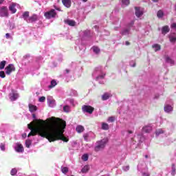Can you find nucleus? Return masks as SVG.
<instances>
[{
	"instance_id": "obj_1",
	"label": "nucleus",
	"mask_w": 176,
	"mask_h": 176,
	"mask_svg": "<svg viewBox=\"0 0 176 176\" xmlns=\"http://www.w3.org/2000/svg\"><path fill=\"white\" fill-rule=\"evenodd\" d=\"M32 118L36 121L32 122L28 124V129L30 130V133L28 134V137L38 135V137L47 138L50 142L57 141V140H61L64 141V142H68V141H69L68 136L64 135V130H65V127L67 126L65 121L62 120L58 122L60 119L52 117L48 119L50 122H52L50 127L46 126L45 123L41 124L40 126H38L36 115L33 113Z\"/></svg>"
},
{
	"instance_id": "obj_2",
	"label": "nucleus",
	"mask_w": 176,
	"mask_h": 176,
	"mask_svg": "<svg viewBox=\"0 0 176 176\" xmlns=\"http://www.w3.org/2000/svg\"><path fill=\"white\" fill-rule=\"evenodd\" d=\"M93 36V33L90 32L89 30H86L84 31H80L79 32V39L76 41V50H79L82 53H85V50H86V40L89 39Z\"/></svg>"
},
{
	"instance_id": "obj_3",
	"label": "nucleus",
	"mask_w": 176,
	"mask_h": 176,
	"mask_svg": "<svg viewBox=\"0 0 176 176\" xmlns=\"http://www.w3.org/2000/svg\"><path fill=\"white\" fill-rule=\"evenodd\" d=\"M92 77L95 80L99 82L100 85H104V79L105 78V74L102 71V67L99 66L95 68Z\"/></svg>"
},
{
	"instance_id": "obj_4",
	"label": "nucleus",
	"mask_w": 176,
	"mask_h": 176,
	"mask_svg": "<svg viewBox=\"0 0 176 176\" xmlns=\"http://www.w3.org/2000/svg\"><path fill=\"white\" fill-rule=\"evenodd\" d=\"M145 141V137L142 135V134H138L137 136L132 138L131 139V145H135V148L140 146L141 142H144Z\"/></svg>"
},
{
	"instance_id": "obj_5",
	"label": "nucleus",
	"mask_w": 176,
	"mask_h": 176,
	"mask_svg": "<svg viewBox=\"0 0 176 176\" xmlns=\"http://www.w3.org/2000/svg\"><path fill=\"white\" fill-rule=\"evenodd\" d=\"M131 30H135L134 27V20L131 21L130 23H128L127 27L120 32V34L121 35L125 36L131 35Z\"/></svg>"
},
{
	"instance_id": "obj_6",
	"label": "nucleus",
	"mask_w": 176,
	"mask_h": 176,
	"mask_svg": "<svg viewBox=\"0 0 176 176\" xmlns=\"http://www.w3.org/2000/svg\"><path fill=\"white\" fill-rule=\"evenodd\" d=\"M107 142H108V139H102L96 142V146H95V151L100 152V151H102L104 148H105V145H107Z\"/></svg>"
},
{
	"instance_id": "obj_7",
	"label": "nucleus",
	"mask_w": 176,
	"mask_h": 176,
	"mask_svg": "<svg viewBox=\"0 0 176 176\" xmlns=\"http://www.w3.org/2000/svg\"><path fill=\"white\" fill-rule=\"evenodd\" d=\"M56 15L57 12L54 9H52L50 11L45 12L44 14L45 17H46L48 19H54V17H56Z\"/></svg>"
},
{
	"instance_id": "obj_8",
	"label": "nucleus",
	"mask_w": 176,
	"mask_h": 176,
	"mask_svg": "<svg viewBox=\"0 0 176 176\" xmlns=\"http://www.w3.org/2000/svg\"><path fill=\"white\" fill-rule=\"evenodd\" d=\"M83 138L85 141L89 142V141H91V140H94V138H96V134L93 132H88L83 134Z\"/></svg>"
},
{
	"instance_id": "obj_9",
	"label": "nucleus",
	"mask_w": 176,
	"mask_h": 176,
	"mask_svg": "<svg viewBox=\"0 0 176 176\" xmlns=\"http://www.w3.org/2000/svg\"><path fill=\"white\" fill-rule=\"evenodd\" d=\"M82 110L84 113H89V115H91V113L94 112V107L90 105H83L82 107Z\"/></svg>"
},
{
	"instance_id": "obj_10",
	"label": "nucleus",
	"mask_w": 176,
	"mask_h": 176,
	"mask_svg": "<svg viewBox=\"0 0 176 176\" xmlns=\"http://www.w3.org/2000/svg\"><path fill=\"white\" fill-rule=\"evenodd\" d=\"M0 17H9L8 7L3 6L0 8Z\"/></svg>"
},
{
	"instance_id": "obj_11",
	"label": "nucleus",
	"mask_w": 176,
	"mask_h": 176,
	"mask_svg": "<svg viewBox=\"0 0 176 176\" xmlns=\"http://www.w3.org/2000/svg\"><path fill=\"white\" fill-rule=\"evenodd\" d=\"M10 100L11 101H16L19 98V93L17 91L12 90L11 93L9 94Z\"/></svg>"
},
{
	"instance_id": "obj_12",
	"label": "nucleus",
	"mask_w": 176,
	"mask_h": 176,
	"mask_svg": "<svg viewBox=\"0 0 176 176\" xmlns=\"http://www.w3.org/2000/svg\"><path fill=\"white\" fill-rule=\"evenodd\" d=\"M135 14L136 17H141L144 14V8L141 7H135Z\"/></svg>"
},
{
	"instance_id": "obj_13",
	"label": "nucleus",
	"mask_w": 176,
	"mask_h": 176,
	"mask_svg": "<svg viewBox=\"0 0 176 176\" xmlns=\"http://www.w3.org/2000/svg\"><path fill=\"white\" fill-rule=\"evenodd\" d=\"M14 148L18 153H23V152H24V147H23V145L20 143L15 144Z\"/></svg>"
},
{
	"instance_id": "obj_14",
	"label": "nucleus",
	"mask_w": 176,
	"mask_h": 176,
	"mask_svg": "<svg viewBox=\"0 0 176 176\" xmlns=\"http://www.w3.org/2000/svg\"><path fill=\"white\" fill-rule=\"evenodd\" d=\"M16 8H20V6L16 3H12L9 6V10L11 12V13L14 14L16 12H17Z\"/></svg>"
},
{
	"instance_id": "obj_15",
	"label": "nucleus",
	"mask_w": 176,
	"mask_h": 176,
	"mask_svg": "<svg viewBox=\"0 0 176 176\" xmlns=\"http://www.w3.org/2000/svg\"><path fill=\"white\" fill-rule=\"evenodd\" d=\"M14 65L10 64L6 67V75H10L13 71H15Z\"/></svg>"
},
{
	"instance_id": "obj_16",
	"label": "nucleus",
	"mask_w": 176,
	"mask_h": 176,
	"mask_svg": "<svg viewBox=\"0 0 176 176\" xmlns=\"http://www.w3.org/2000/svg\"><path fill=\"white\" fill-rule=\"evenodd\" d=\"M47 101L49 107H50L51 108L56 107V100H54L52 96H48L47 98Z\"/></svg>"
},
{
	"instance_id": "obj_17",
	"label": "nucleus",
	"mask_w": 176,
	"mask_h": 176,
	"mask_svg": "<svg viewBox=\"0 0 176 176\" xmlns=\"http://www.w3.org/2000/svg\"><path fill=\"white\" fill-rule=\"evenodd\" d=\"M127 131H126V133L127 135H130V134H133V133H134V124L130 123L127 125Z\"/></svg>"
},
{
	"instance_id": "obj_18",
	"label": "nucleus",
	"mask_w": 176,
	"mask_h": 176,
	"mask_svg": "<svg viewBox=\"0 0 176 176\" xmlns=\"http://www.w3.org/2000/svg\"><path fill=\"white\" fill-rule=\"evenodd\" d=\"M112 97V94L111 92H106L102 95V101H107V100H109Z\"/></svg>"
},
{
	"instance_id": "obj_19",
	"label": "nucleus",
	"mask_w": 176,
	"mask_h": 176,
	"mask_svg": "<svg viewBox=\"0 0 176 176\" xmlns=\"http://www.w3.org/2000/svg\"><path fill=\"white\" fill-rule=\"evenodd\" d=\"M170 42H171L172 43H175L176 42V33H170V34H168V36Z\"/></svg>"
},
{
	"instance_id": "obj_20",
	"label": "nucleus",
	"mask_w": 176,
	"mask_h": 176,
	"mask_svg": "<svg viewBox=\"0 0 176 176\" xmlns=\"http://www.w3.org/2000/svg\"><path fill=\"white\" fill-rule=\"evenodd\" d=\"M38 20V16L36 14H33L31 16H29L27 23H35Z\"/></svg>"
},
{
	"instance_id": "obj_21",
	"label": "nucleus",
	"mask_w": 176,
	"mask_h": 176,
	"mask_svg": "<svg viewBox=\"0 0 176 176\" xmlns=\"http://www.w3.org/2000/svg\"><path fill=\"white\" fill-rule=\"evenodd\" d=\"M114 25H118L114 28L115 31H118L120 28V23H119V18H116L113 22Z\"/></svg>"
},
{
	"instance_id": "obj_22",
	"label": "nucleus",
	"mask_w": 176,
	"mask_h": 176,
	"mask_svg": "<svg viewBox=\"0 0 176 176\" xmlns=\"http://www.w3.org/2000/svg\"><path fill=\"white\" fill-rule=\"evenodd\" d=\"M29 111L31 113H34V112H36L38 110V107L32 104H29Z\"/></svg>"
},
{
	"instance_id": "obj_23",
	"label": "nucleus",
	"mask_w": 176,
	"mask_h": 176,
	"mask_svg": "<svg viewBox=\"0 0 176 176\" xmlns=\"http://www.w3.org/2000/svg\"><path fill=\"white\" fill-rule=\"evenodd\" d=\"M164 111L166 113H170V112H173V107L170 104H166L164 106Z\"/></svg>"
},
{
	"instance_id": "obj_24",
	"label": "nucleus",
	"mask_w": 176,
	"mask_h": 176,
	"mask_svg": "<svg viewBox=\"0 0 176 176\" xmlns=\"http://www.w3.org/2000/svg\"><path fill=\"white\" fill-rule=\"evenodd\" d=\"M142 166V165H141V164H139L138 165V171H141L142 176H150L151 174H149V173H148V172H146V173L142 172V168H141Z\"/></svg>"
},
{
	"instance_id": "obj_25",
	"label": "nucleus",
	"mask_w": 176,
	"mask_h": 176,
	"mask_svg": "<svg viewBox=\"0 0 176 176\" xmlns=\"http://www.w3.org/2000/svg\"><path fill=\"white\" fill-rule=\"evenodd\" d=\"M170 32V28L167 25L162 27V34L163 35H166V34Z\"/></svg>"
},
{
	"instance_id": "obj_26",
	"label": "nucleus",
	"mask_w": 176,
	"mask_h": 176,
	"mask_svg": "<svg viewBox=\"0 0 176 176\" xmlns=\"http://www.w3.org/2000/svg\"><path fill=\"white\" fill-rule=\"evenodd\" d=\"M142 131L144 133H149V132L152 131V126L147 125V126H144L142 129Z\"/></svg>"
},
{
	"instance_id": "obj_27",
	"label": "nucleus",
	"mask_w": 176,
	"mask_h": 176,
	"mask_svg": "<svg viewBox=\"0 0 176 176\" xmlns=\"http://www.w3.org/2000/svg\"><path fill=\"white\" fill-rule=\"evenodd\" d=\"M66 104H70V105H72V107H75L77 104L76 101L72 98H69L66 100Z\"/></svg>"
},
{
	"instance_id": "obj_28",
	"label": "nucleus",
	"mask_w": 176,
	"mask_h": 176,
	"mask_svg": "<svg viewBox=\"0 0 176 176\" xmlns=\"http://www.w3.org/2000/svg\"><path fill=\"white\" fill-rule=\"evenodd\" d=\"M130 5V0H121L122 8H126Z\"/></svg>"
},
{
	"instance_id": "obj_29",
	"label": "nucleus",
	"mask_w": 176,
	"mask_h": 176,
	"mask_svg": "<svg viewBox=\"0 0 176 176\" xmlns=\"http://www.w3.org/2000/svg\"><path fill=\"white\" fill-rule=\"evenodd\" d=\"M76 131L80 134V133H83V131H85V127L82 125H78L76 128Z\"/></svg>"
},
{
	"instance_id": "obj_30",
	"label": "nucleus",
	"mask_w": 176,
	"mask_h": 176,
	"mask_svg": "<svg viewBox=\"0 0 176 176\" xmlns=\"http://www.w3.org/2000/svg\"><path fill=\"white\" fill-rule=\"evenodd\" d=\"M62 3L65 8H71V0H62Z\"/></svg>"
},
{
	"instance_id": "obj_31",
	"label": "nucleus",
	"mask_w": 176,
	"mask_h": 176,
	"mask_svg": "<svg viewBox=\"0 0 176 176\" xmlns=\"http://www.w3.org/2000/svg\"><path fill=\"white\" fill-rule=\"evenodd\" d=\"M72 74V72H71V70L66 69L64 72V76H65V78H71V76H72L71 74Z\"/></svg>"
},
{
	"instance_id": "obj_32",
	"label": "nucleus",
	"mask_w": 176,
	"mask_h": 176,
	"mask_svg": "<svg viewBox=\"0 0 176 176\" xmlns=\"http://www.w3.org/2000/svg\"><path fill=\"white\" fill-rule=\"evenodd\" d=\"M66 24H68V25H70V27H75V25L76 24V22L74 20H67L65 21Z\"/></svg>"
},
{
	"instance_id": "obj_33",
	"label": "nucleus",
	"mask_w": 176,
	"mask_h": 176,
	"mask_svg": "<svg viewBox=\"0 0 176 176\" xmlns=\"http://www.w3.org/2000/svg\"><path fill=\"white\" fill-rule=\"evenodd\" d=\"M57 86V81L56 80H51L50 85L48 86L50 89H53V87H56Z\"/></svg>"
},
{
	"instance_id": "obj_34",
	"label": "nucleus",
	"mask_w": 176,
	"mask_h": 176,
	"mask_svg": "<svg viewBox=\"0 0 176 176\" xmlns=\"http://www.w3.org/2000/svg\"><path fill=\"white\" fill-rule=\"evenodd\" d=\"M170 175H171L172 176H175V175H176L175 164H172Z\"/></svg>"
},
{
	"instance_id": "obj_35",
	"label": "nucleus",
	"mask_w": 176,
	"mask_h": 176,
	"mask_svg": "<svg viewBox=\"0 0 176 176\" xmlns=\"http://www.w3.org/2000/svg\"><path fill=\"white\" fill-rule=\"evenodd\" d=\"M161 134H164V130H163L162 129H157L155 131L156 137H159V135H160Z\"/></svg>"
},
{
	"instance_id": "obj_36",
	"label": "nucleus",
	"mask_w": 176,
	"mask_h": 176,
	"mask_svg": "<svg viewBox=\"0 0 176 176\" xmlns=\"http://www.w3.org/2000/svg\"><path fill=\"white\" fill-rule=\"evenodd\" d=\"M23 19L25 21H28V19H30V12H25L23 14Z\"/></svg>"
},
{
	"instance_id": "obj_37",
	"label": "nucleus",
	"mask_w": 176,
	"mask_h": 176,
	"mask_svg": "<svg viewBox=\"0 0 176 176\" xmlns=\"http://www.w3.org/2000/svg\"><path fill=\"white\" fill-rule=\"evenodd\" d=\"M165 61L166 63H168V64H170V65H174V60H172L171 58L168 56L165 57Z\"/></svg>"
},
{
	"instance_id": "obj_38",
	"label": "nucleus",
	"mask_w": 176,
	"mask_h": 176,
	"mask_svg": "<svg viewBox=\"0 0 176 176\" xmlns=\"http://www.w3.org/2000/svg\"><path fill=\"white\" fill-rule=\"evenodd\" d=\"M102 130H109V125L107 123L102 122Z\"/></svg>"
},
{
	"instance_id": "obj_39",
	"label": "nucleus",
	"mask_w": 176,
	"mask_h": 176,
	"mask_svg": "<svg viewBox=\"0 0 176 176\" xmlns=\"http://www.w3.org/2000/svg\"><path fill=\"white\" fill-rule=\"evenodd\" d=\"M69 95L72 96H78V92L75 89H71L69 91Z\"/></svg>"
},
{
	"instance_id": "obj_40",
	"label": "nucleus",
	"mask_w": 176,
	"mask_h": 176,
	"mask_svg": "<svg viewBox=\"0 0 176 176\" xmlns=\"http://www.w3.org/2000/svg\"><path fill=\"white\" fill-rule=\"evenodd\" d=\"M153 48L154 49L155 52H159V50L161 49V47L159 44H154L153 45Z\"/></svg>"
},
{
	"instance_id": "obj_41",
	"label": "nucleus",
	"mask_w": 176,
	"mask_h": 176,
	"mask_svg": "<svg viewBox=\"0 0 176 176\" xmlns=\"http://www.w3.org/2000/svg\"><path fill=\"white\" fill-rule=\"evenodd\" d=\"M91 50H93L94 53H96V54H98V53H100V48H98V47L94 46L91 48Z\"/></svg>"
},
{
	"instance_id": "obj_42",
	"label": "nucleus",
	"mask_w": 176,
	"mask_h": 176,
	"mask_svg": "<svg viewBox=\"0 0 176 176\" xmlns=\"http://www.w3.org/2000/svg\"><path fill=\"white\" fill-rule=\"evenodd\" d=\"M89 169H90V167L86 165L82 168L81 171L82 173H87V171H89Z\"/></svg>"
},
{
	"instance_id": "obj_43",
	"label": "nucleus",
	"mask_w": 176,
	"mask_h": 176,
	"mask_svg": "<svg viewBox=\"0 0 176 176\" xmlns=\"http://www.w3.org/2000/svg\"><path fill=\"white\" fill-rule=\"evenodd\" d=\"M158 19H162L164 16V13L162 10H159L157 13Z\"/></svg>"
},
{
	"instance_id": "obj_44",
	"label": "nucleus",
	"mask_w": 176,
	"mask_h": 176,
	"mask_svg": "<svg viewBox=\"0 0 176 176\" xmlns=\"http://www.w3.org/2000/svg\"><path fill=\"white\" fill-rule=\"evenodd\" d=\"M6 65V60H2L0 63V69H3Z\"/></svg>"
},
{
	"instance_id": "obj_45",
	"label": "nucleus",
	"mask_w": 176,
	"mask_h": 176,
	"mask_svg": "<svg viewBox=\"0 0 176 176\" xmlns=\"http://www.w3.org/2000/svg\"><path fill=\"white\" fill-rule=\"evenodd\" d=\"M110 34H111V33H109V32H108L107 30H104L102 32V34H100V37H102V36H104V35H105L106 36H109Z\"/></svg>"
},
{
	"instance_id": "obj_46",
	"label": "nucleus",
	"mask_w": 176,
	"mask_h": 176,
	"mask_svg": "<svg viewBox=\"0 0 176 176\" xmlns=\"http://www.w3.org/2000/svg\"><path fill=\"white\" fill-rule=\"evenodd\" d=\"M31 144H32V142L30 140H27L25 141V146L26 148H30V146H31Z\"/></svg>"
},
{
	"instance_id": "obj_47",
	"label": "nucleus",
	"mask_w": 176,
	"mask_h": 176,
	"mask_svg": "<svg viewBox=\"0 0 176 176\" xmlns=\"http://www.w3.org/2000/svg\"><path fill=\"white\" fill-rule=\"evenodd\" d=\"M107 122L109 123H113V122H115V117L114 116L109 117V118L107 119Z\"/></svg>"
},
{
	"instance_id": "obj_48",
	"label": "nucleus",
	"mask_w": 176,
	"mask_h": 176,
	"mask_svg": "<svg viewBox=\"0 0 176 176\" xmlns=\"http://www.w3.org/2000/svg\"><path fill=\"white\" fill-rule=\"evenodd\" d=\"M63 111L64 112H69V111H71V107H69L68 105L64 106Z\"/></svg>"
},
{
	"instance_id": "obj_49",
	"label": "nucleus",
	"mask_w": 176,
	"mask_h": 176,
	"mask_svg": "<svg viewBox=\"0 0 176 176\" xmlns=\"http://www.w3.org/2000/svg\"><path fill=\"white\" fill-rule=\"evenodd\" d=\"M82 160L84 161V162H87V160H89V155L87 154H84L82 156Z\"/></svg>"
},
{
	"instance_id": "obj_50",
	"label": "nucleus",
	"mask_w": 176,
	"mask_h": 176,
	"mask_svg": "<svg viewBox=\"0 0 176 176\" xmlns=\"http://www.w3.org/2000/svg\"><path fill=\"white\" fill-rule=\"evenodd\" d=\"M11 175H16L17 174V169L16 168H12L10 171Z\"/></svg>"
},
{
	"instance_id": "obj_51",
	"label": "nucleus",
	"mask_w": 176,
	"mask_h": 176,
	"mask_svg": "<svg viewBox=\"0 0 176 176\" xmlns=\"http://www.w3.org/2000/svg\"><path fill=\"white\" fill-rule=\"evenodd\" d=\"M61 171L63 174H67V173H68V168L67 167H62Z\"/></svg>"
},
{
	"instance_id": "obj_52",
	"label": "nucleus",
	"mask_w": 176,
	"mask_h": 176,
	"mask_svg": "<svg viewBox=\"0 0 176 176\" xmlns=\"http://www.w3.org/2000/svg\"><path fill=\"white\" fill-rule=\"evenodd\" d=\"M129 65H130V67H132L133 68H134V67H135V65H136L135 60H131L129 63Z\"/></svg>"
},
{
	"instance_id": "obj_53",
	"label": "nucleus",
	"mask_w": 176,
	"mask_h": 176,
	"mask_svg": "<svg viewBox=\"0 0 176 176\" xmlns=\"http://www.w3.org/2000/svg\"><path fill=\"white\" fill-rule=\"evenodd\" d=\"M0 149L1 151H4L6 149L5 143H1L0 144Z\"/></svg>"
},
{
	"instance_id": "obj_54",
	"label": "nucleus",
	"mask_w": 176,
	"mask_h": 176,
	"mask_svg": "<svg viewBox=\"0 0 176 176\" xmlns=\"http://www.w3.org/2000/svg\"><path fill=\"white\" fill-rule=\"evenodd\" d=\"M41 60H43V58H42V56H38L36 58V63H38V64H39V63H41Z\"/></svg>"
},
{
	"instance_id": "obj_55",
	"label": "nucleus",
	"mask_w": 176,
	"mask_h": 176,
	"mask_svg": "<svg viewBox=\"0 0 176 176\" xmlns=\"http://www.w3.org/2000/svg\"><path fill=\"white\" fill-rule=\"evenodd\" d=\"M45 100H46V98H45V96H42L39 98L38 101L40 102H45Z\"/></svg>"
},
{
	"instance_id": "obj_56",
	"label": "nucleus",
	"mask_w": 176,
	"mask_h": 176,
	"mask_svg": "<svg viewBox=\"0 0 176 176\" xmlns=\"http://www.w3.org/2000/svg\"><path fill=\"white\" fill-rule=\"evenodd\" d=\"M5 76H6V74H5V72L1 71L0 72V78H5Z\"/></svg>"
},
{
	"instance_id": "obj_57",
	"label": "nucleus",
	"mask_w": 176,
	"mask_h": 176,
	"mask_svg": "<svg viewBox=\"0 0 176 176\" xmlns=\"http://www.w3.org/2000/svg\"><path fill=\"white\" fill-rule=\"evenodd\" d=\"M170 28H172V30H175L176 31V23H173L170 25Z\"/></svg>"
},
{
	"instance_id": "obj_58",
	"label": "nucleus",
	"mask_w": 176,
	"mask_h": 176,
	"mask_svg": "<svg viewBox=\"0 0 176 176\" xmlns=\"http://www.w3.org/2000/svg\"><path fill=\"white\" fill-rule=\"evenodd\" d=\"M122 169L124 170V171H129V170H130V166H123Z\"/></svg>"
},
{
	"instance_id": "obj_59",
	"label": "nucleus",
	"mask_w": 176,
	"mask_h": 176,
	"mask_svg": "<svg viewBox=\"0 0 176 176\" xmlns=\"http://www.w3.org/2000/svg\"><path fill=\"white\" fill-rule=\"evenodd\" d=\"M6 39H12V36H10V34L7 33L6 34Z\"/></svg>"
},
{
	"instance_id": "obj_60",
	"label": "nucleus",
	"mask_w": 176,
	"mask_h": 176,
	"mask_svg": "<svg viewBox=\"0 0 176 176\" xmlns=\"http://www.w3.org/2000/svg\"><path fill=\"white\" fill-rule=\"evenodd\" d=\"M58 60L60 63H61V61H63V55H60L59 58Z\"/></svg>"
},
{
	"instance_id": "obj_61",
	"label": "nucleus",
	"mask_w": 176,
	"mask_h": 176,
	"mask_svg": "<svg viewBox=\"0 0 176 176\" xmlns=\"http://www.w3.org/2000/svg\"><path fill=\"white\" fill-rule=\"evenodd\" d=\"M10 30H13L14 28V24H11L10 26Z\"/></svg>"
},
{
	"instance_id": "obj_62",
	"label": "nucleus",
	"mask_w": 176,
	"mask_h": 176,
	"mask_svg": "<svg viewBox=\"0 0 176 176\" xmlns=\"http://www.w3.org/2000/svg\"><path fill=\"white\" fill-rule=\"evenodd\" d=\"M115 13H118L119 12V8H118L117 7L115 8L114 10Z\"/></svg>"
},
{
	"instance_id": "obj_63",
	"label": "nucleus",
	"mask_w": 176,
	"mask_h": 176,
	"mask_svg": "<svg viewBox=\"0 0 176 176\" xmlns=\"http://www.w3.org/2000/svg\"><path fill=\"white\" fill-rule=\"evenodd\" d=\"M125 45H126V46H130V42L126 41Z\"/></svg>"
},
{
	"instance_id": "obj_64",
	"label": "nucleus",
	"mask_w": 176,
	"mask_h": 176,
	"mask_svg": "<svg viewBox=\"0 0 176 176\" xmlns=\"http://www.w3.org/2000/svg\"><path fill=\"white\" fill-rule=\"evenodd\" d=\"M94 28H95V30H96L97 31H98V26L95 25V26H94Z\"/></svg>"
}]
</instances>
